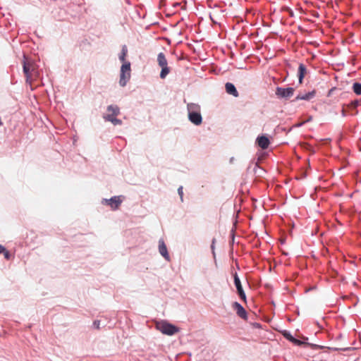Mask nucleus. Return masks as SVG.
I'll return each mask as SVG.
<instances>
[{"label": "nucleus", "mask_w": 361, "mask_h": 361, "mask_svg": "<svg viewBox=\"0 0 361 361\" xmlns=\"http://www.w3.org/2000/svg\"><path fill=\"white\" fill-rule=\"evenodd\" d=\"M187 110L189 121L195 126H200L202 123L200 106L196 103H188Z\"/></svg>", "instance_id": "nucleus-1"}, {"label": "nucleus", "mask_w": 361, "mask_h": 361, "mask_svg": "<svg viewBox=\"0 0 361 361\" xmlns=\"http://www.w3.org/2000/svg\"><path fill=\"white\" fill-rule=\"evenodd\" d=\"M23 72L25 75L26 82L31 84L32 75L37 72V71L35 67V63L25 54H23Z\"/></svg>", "instance_id": "nucleus-2"}, {"label": "nucleus", "mask_w": 361, "mask_h": 361, "mask_svg": "<svg viewBox=\"0 0 361 361\" xmlns=\"http://www.w3.org/2000/svg\"><path fill=\"white\" fill-rule=\"evenodd\" d=\"M131 77V63L130 61L122 62L120 69L119 85L125 87Z\"/></svg>", "instance_id": "nucleus-3"}, {"label": "nucleus", "mask_w": 361, "mask_h": 361, "mask_svg": "<svg viewBox=\"0 0 361 361\" xmlns=\"http://www.w3.org/2000/svg\"><path fill=\"white\" fill-rule=\"evenodd\" d=\"M157 329L160 331L163 334L167 336H173L178 333L180 329L166 320H163L161 322L158 323L157 325Z\"/></svg>", "instance_id": "nucleus-4"}, {"label": "nucleus", "mask_w": 361, "mask_h": 361, "mask_svg": "<svg viewBox=\"0 0 361 361\" xmlns=\"http://www.w3.org/2000/svg\"><path fill=\"white\" fill-rule=\"evenodd\" d=\"M157 63L158 65L161 67L159 77L161 79H164L169 74L171 68L168 66V62L166 56L163 52L158 54Z\"/></svg>", "instance_id": "nucleus-5"}, {"label": "nucleus", "mask_w": 361, "mask_h": 361, "mask_svg": "<svg viewBox=\"0 0 361 361\" xmlns=\"http://www.w3.org/2000/svg\"><path fill=\"white\" fill-rule=\"evenodd\" d=\"M295 92V88L292 87H280L277 86L275 91V94L279 99L288 100Z\"/></svg>", "instance_id": "nucleus-6"}, {"label": "nucleus", "mask_w": 361, "mask_h": 361, "mask_svg": "<svg viewBox=\"0 0 361 361\" xmlns=\"http://www.w3.org/2000/svg\"><path fill=\"white\" fill-rule=\"evenodd\" d=\"M124 200L125 196L123 195H114L109 199L103 198L102 203L103 204L109 206L112 210L115 211L119 208L120 205Z\"/></svg>", "instance_id": "nucleus-7"}, {"label": "nucleus", "mask_w": 361, "mask_h": 361, "mask_svg": "<svg viewBox=\"0 0 361 361\" xmlns=\"http://www.w3.org/2000/svg\"><path fill=\"white\" fill-rule=\"evenodd\" d=\"M233 283L235 286L236 292H237L238 297L243 302L247 303V296H246L245 292L243 288V286H242V283H241V281L238 276V273L234 272L233 274Z\"/></svg>", "instance_id": "nucleus-8"}, {"label": "nucleus", "mask_w": 361, "mask_h": 361, "mask_svg": "<svg viewBox=\"0 0 361 361\" xmlns=\"http://www.w3.org/2000/svg\"><path fill=\"white\" fill-rule=\"evenodd\" d=\"M231 307L235 311L238 317L245 321L248 319V313L240 302L237 301L233 302Z\"/></svg>", "instance_id": "nucleus-9"}, {"label": "nucleus", "mask_w": 361, "mask_h": 361, "mask_svg": "<svg viewBox=\"0 0 361 361\" xmlns=\"http://www.w3.org/2000/svg\"><path fill=\"white\" fill-rule=\"evenodd\" d=\"M271 144L269 137L267 134L259 135L255 140V145L262 149H267Z\"/></svg>", "instance_id": "nucleus-10"}, {"label": "nucleus", "mask_w": 361, "mask_h": 361, "mask_svg": "<svg viewBox=\"0 0 361 361\" xmlns=\"http://www.w3.org/2000/svg\"><path fill=\"white\" fill-rule=\"evenodd\" d=\"M316 93H317V91L315 90H313L312 91H310L305 94H302L300 92L298 94V95L295 97V98L294 99H293L291 102H295L298 100L310 101L315 97Z\"/></svg>", "instance_id": "nucleus-11"}, {"label": "nucleus", "mask_w": 361, "mask_h": 361, "mask_svg": "<svg viewBox=\"0 0 361 361\" xmlns=\"http://www.w3.org/2000/svg\"><path fill=\"white\" fill-rule=\"evenodd\" d=\"M159 251L160 255L167 261H170V255L164 240H159Z\"/></svg>", "instance_id": "nucleus-12"}, {"label": "nucleus", "mask_w": 361, "mask_h": 361, "mask_svg": "<svg viewBox=\"0 0 361 361\" xmlns=\"http://www.w3.org/2000/svg\"><path fill=\"white\" fill-rule=\"evenodd\" d=\"M225 90L227 94L232 95L234 97H238L239 96V93L238 91L237 90V88L232 82H227L225 84Z\"/></svg>", "instance_id": "nucleus-13"}, {"label": "nucleus", "mask_w": 361, "mask_h": 361, "mask_svg": "<svg viewBox=\"0 0 361 361\" xmlns=\"http://www.w3.org/2000/svg\"><path fill=\"white\" fill-rule=\"evenodd\" d=\"M307 70L306 66L304 63H300L298 66L297 74L299 84H302L303 82V80L307 73Z\"/></svg>", "instance_id": "nucleus-14"}, {"label": "nucleus", "mask_w": 361, "mask_h": 361, "mask_svg": "<svg viewBox=\"0 0 361 361\" xmlns=\"http://www.w3.org/2000/svg\"><path fill=\"white\" fill-rule=\"evenodd\" d=\"M106 111L111 112V114H106L105 116H110L111 117L117 116L121 114L120 108L116 104L109 105L106 107Z\"/></svg>", "instance_id": "nucleus-15"}, {"label": "nucleus", "mask_w": 361, "mask_h": 361, "mask_svg": "<svg viewBox=\"0 0 361 361\" xmlns=\"http://www.w3.org/2000/svg\"><path fill=\"white\" fill-rule=\"evenodd\" d=\"M253 171L257 176L262 178L267 173L266 170L261 167L257 162L255 164Z\"/></svg>", "instance_id": "nucleus-16"}, {"label": "nucleus", "mask_w": 361, "mask_h": 361, "mask_svg": "<svg viewBox=\"0 0 361 361\" xmlns=\"http://www.w3.org/2000/svg\"><path fill=\"white\" fill-rule=\"evenodd\" d=\"M128 54V47L126 44L122 45L121 52L118 54V59L122 62H126V56Z\"/></svg>", "instance_id": "nucleus-17"}, {"label": "nucleus", "mask_w": 361, "mask_h": 361, "mask_svg": "<svg viewBox=\"0 0 361 361\" xmlns=\"http://www.w3.org/2000/svg\"><path fill=\"white\" fill-rule=\"evenodd\" d=\"M103 118L106 121L111 122L114 126H121L123 124V121L121 119L117 118L116 116L111 117L110 116H103Z\"/></svg>", "instance_id": "nucleus-18"}, {"label": "nucleus", "mask_w": 361, "mask_h": 361, "mask_svg": "<svg viewBox=\"0 0 361 361\" xmlns=\"http://www.w3.org/2000/svg\"><path fill=\"white\" fill-rule=\"evenodd\" d=\"M352 90L356 95H361V82H354L352 85Z\"/></svg>", "instance_id": "nucleus-19"}, {"label": "nucleus", "mask_w": 361, "mask_h": 361, "mask_svg": "<svg viewBox=\"0 0 361 361\" xmlns=\"http://www.w3.org/2000/svg\"><path fill=\"white\" fill-rule=\"evenodd\" d=\"M281 335L289 342L292 343V341L294 340L295 337L292 335L290 331L288 330H281L280 331Z\"/></svg>", "instance_id": "nucleus-20"}, {"label": "nucleus", "mask_w": 361, "mask_h": 361, "mask_svg": "<svg viewBox=\"0 0 361 361\" xmlns=\"http://www.w3.org/2000/svg\"><path fill=\"white\" fill-rule=\"evenodd\" d=\"M235 243V229L232 228L230 232L229 247H233V245Z\"/></svg>", "instance_id": "nucleus-21"}, {"label": "nucleus", "mask_w": 361, "mask_h": 361, "mask_svg": "<svg viewBox=\"0 0 361 361\" xmlns=\"http://www.w3.org/2000/svg\"><path fill=\"white\" fill-rule=\"evenodd\" d=\"M361 104V100L359 99H355L351 101L350 104L348 105V107L350 109H356L359 105Z\"/></svg>", "instance_id": "nucleus-22"}, {"label": "nucleus", "mask_w": 361, "mask_h": 361, "mask_svg": "<svg viewBox=\"0 0 361 361\" xmlns=\"http://www.w3.org/2000/svg\"><path fill=\"white\" fill-rule=\"evenodd\" d=\"M307 343L306 341H301L300 339H298L295 337L294 340L292 341V343L297 345V346H301L302 345H307Z\"/></svg>", "instance_id": "nucleus-23"}, {"label": "nucleus", "mask_w": 361, "mask_h": 361, "mask_svg": "<svg viewBox=\"0 0 361 361\" xmlns=\"http://www.w3.org/2000/svg\"><path fill=\"white\" fill-rule=\"evenodd\" d=\"M307 346H310L312 349L313 350H319V349H323L324 348V346L323 345H317V344H313V343H307Z\"/></svg>", "instance_id": "nucleus-24"}, {"label": "nucleus", "mask_w": 361, "mask_h": 361, "mask_svg": "<svg viewBox=\"0 0 361 361\" xmlns=\"http://www.w3.org/2000/svg\"><path fill=\"white\" fill-rule=\"evenodd\" d=\"M215 243H216V239L213 238L211 243V250L213 255L214 258L216 257V253H215Z\"/></svg>", "instance_id": "nucleus-25"}, {"label": "nucleus", "mask_w": 361, "mask_h": 361, "mask_svg": "<svg viewBox=\"0 0 361 361\" xmlns=\"http://www.w3.org/2000/svg\"><path fill=\"white\" fill-rule=\"evenodd\" d=\"M1 254L4 255V258L7 260H9L11 258V253L6 248Z\"/></svg>", "instance_id": "nucleus-26"}, {"label": "nucleus", "mask_w": 361, "mask_h": 361, "mask_svg": "<svg viewBox=\"0 0 361 361\" xmlns=\"http://www.w3.org/2000/svg\"><path fill=\"white\" fill-rule=\"evenodd\" d=\"M92 327L96 329H100V321L98 319H96L92 323Z\"/></svg>", "instance_id": "nucleus-27"}, {"label": "nucleus", "mask_w": 361, "mask_h": 361, "mask_svg": "<svg viewBox=\"0 0 361 361\" xmlns=\"http://www.w3.org/2000/svg\"><path fill=\"white\" fill-rule=\"evenodd\" d=\"M178 193L180 196L181 202H183V186H180L178 188Z\"/></svg>", "instance_id": "nucleus-28"}, {"label": "nucleus", "mask_w": 361, "mask_h": 361, "mask_svg": "<svg viewBox=\"0 0 361 361\" xmlns=\"http://www.w3.org/2000/svg\"><path fill=\"white\" fill-rule=\"evenodd\" d=\"M338 90V88H337L336 87H333L332 88H331V89L329 90V92H328V93H327V95H326V96H327V97H331V96L333 94L334 92V91H336V90Z\"/></svg>", "instance_id": "nucleus-29"}, {"label": "nucleus", "mask_w": 361, "mask_h": 361, "mask_svg": "<svg viewBox=\"0 0 361 361\" xmlns=\"http://www.w3.org/2000/svg\"><path fill=\"white\" fill-rule=\"evenodd\" d=\"M233 252H234L233 247H229L228 255H229L230 258L232 259H233Z\"/></svg>", "instance_id": "nucleus-30"}, {"label": "nucleus", "mask_w": 361, "mask_h": 361, "mask_svg": "<svg viewBox=\"0 0 361 361\" xmlns=\"http://www.w3.org/2000/svg\"><path fill=\"white\" fill-rule=\"evenodd\" d=\"M345 105L343 104L342 109L341 111V114L342 117H345L347 116V114H346L345 110Z\"/></svg>", "instance_id": "nucleus-31"}, {"label": "nucleus", "mask_w": 361, "mask_h": 361, "mask_svg": "<svg viewBox=\"0 0 361 361\" xmlns=\"http://www.w3.org/2000/svg\"><path fill=\"white\" fill-rule=\"evenodd\" d=\"M332 351L346 350L348 348H329Z\"/></svg>", "instance_id": "nucleus-32"}, {"label": "nucleus", "mask_w": 361, "mask_h": 361, "mask_svg": "<svg viewBox=\"0 0 361 361\" xmlns=\"http://www.w3.org/2000/svg\"><path fill=\"white\" fill-rule=\"evenodd\" d=\"M303 124L304 123H298L295 124L292 128H299L301 127Z\"/></svg>", "instance_id": "nucleus-33"}, {"label": "nucleus", "mask_w": 361, "mask_h": 361, "mask_svg": "<svg viewBox=\"0 0 361 361\" xmlns=\"http://www.w3.org/2000/svg\"><path fill=\"white\" fill-rule=\"evenodd\" d=\"M6 250V247L0 244V255L4 252V251Z\"/></svg>", "instance_id": "nucleus-34"}, {"label": "nucleus", "mask_w": 361, "mask_h": 361, "mask_svg": "<svg viewBox=\"0 0 361 361\" xmlns=\"http://www.w3.org/2000/svg\"><path fill=\"white\" fill-rule=\"evenodd\" d=\"M253 326H255V328H261V324L259 323H257V322H255L252 324Z\"/></svg>", "instance_id": "nucleus-35"}, {"label": "nucleus", "mask_w": 361, "mask_h": 361, "mask_svg": "<svg viewBox=\"0 0 361 361\" xmlns=\"http://www.w3.org/2000/svg\"><path fill=\"white\" fill-rule=\"evenodd\" d=\"M292 128H289L288 130H286V128H282V130H283V131H284V132H286V133H289V132H290V131H291Z\"/></svg>", "instance_id": "nucleus-36"}, {"label": "nucleus", "mask_w": 361, "mask_h": 361, "mask_svg": "<svg viewBox=\"0 0 361 361\" xmlns=\"http://www.w3.org/2000/svg\"><path fill=\"white\" fill-rule=\"evenodd\" d=\"M235 160V158L233 157H231L229 159L230 164H233Z\"/></svg>", "instance_id": "nucleus-37"}, {"label": "nucleus", "mask_w": 361, "mask_h": 361, "mask_svg": "<svg viewBox=\"0 0 361 361\" xmlns=\"http://www.w3.org/2000/svg\"><path fill=\"white\" fill-rule=\"evenodd\" d=\"M288 10L290 11V16H293V11L290 8H288Z\"/></svg>", "instance_id": "nucleus-38"}, {"label": "nucleus", "mask_w": 361, "mask_h": 361, "mask_svg": "<svg viewBox=\"0 0 361 361\" xmlns=\"http://www.w3.org/2000/svg\"><path fill=\"white\" fill-rule=\"evenodd\" d=\"M282 254H283V255H288V252H282Z\"/></svg>", "instance_id": "nucleus-39"}, {"label": "nucleus", "mask_w": 361, "mask_h": 361, "mask_svg": "<svg viewBox=\"0 0 361 361\" xmlns=\"http://www.w3.org/2000/svg\"><path fill=\"white\" fill-rule=\"evenodd\" d=\"M312 119V117H310V118H308V120L307 121H309Z\"/></svg>", "instance_id": "nucleus-40"}, {"label": "nucleus", "mask_w": 361, "mask_h": 361, "mask_svg": "<svg viewBox=\"0 0 361 361\" xmlns=\"http://www.w3.org/2000/svg\"><path fill=\"white\" fill-rule=\"evenodd\" d=\"M296 313L299 315L300 312L299 311H296Z\"/></svg>", "instance_id": "nucleus-41"}, {"label": "nucleus", "mask_w": 361, "mask_h": 361, "mask_svg": "<svg viewBox=\"0 0 361 361\" xmlns=\"http://www.w3.org/2000/svg\"><path fill=\"white\" fill-rule=\"evenodd\" d=\"M296 313L299 315L300 312L299 311H296Z\"/></svg>", "instance_id": "nucleus-42"}, {"label": "nucleus", "mask_w": 361, "mask_h": 361, "mask_svg": "<svg viewBox=\"0 0 361 361\" xmlns=\"http://www.w3.org/2000/svg\"><path fill=\"white\" fill-rule=\"evenodd\" d=\"M341 337H342V334H340V335L338 336V338H341Z\"/></svg>", "instance_id": "nucleus-43"}, {"label": "nucleus", "mask_w": 361, "mask_h": 361, "mask_svg": "<svg viewBox=\"0 0 361 361\" xmlns=\"http://www.w3.org/2000/svg\"><path fill=\"white\" fill-rule=\"evenodd\" d=\"M360 25L361 26V22L360 23Z\"/></svg>", "instance_id": "nucleus-44"}]
</instances>
